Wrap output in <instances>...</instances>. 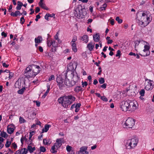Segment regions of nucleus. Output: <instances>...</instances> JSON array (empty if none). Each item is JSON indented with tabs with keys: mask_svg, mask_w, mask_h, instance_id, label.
<instances>
[{
	"mask_svg": "<svg viewBox=\"0 0 154 154\" xmlns=\"http://www.w3.org/2000/svg\"><path fill=\"white\" fill-rule=\"evenodd\" d=\"M75 99V98L72 95H69L60 97L58 99V102L64 108H67L69 107Z\"/></svg>",
	"mask_w": 154,
	"mask_h": 154,
	"instance_id": "f257e3e1",
	"label": "nucleus"
},
{
	"mask_svg": "<svg viewBox=\"0 0 154 154\" xmlns=\"http://www.w3.org/2000/svg\"><path fill=\"white\" fill-rule=\"evenodd\" d=\"M139 140L136 138H133L125 140L124 141L125 146L127 150H133L137 146Z\"/></svg>",
	"mask_w": 154,
	"mask_h": 154,
	"instance_id": "f03ea898",
	"label": "nucleus"
},
{
	"mask_svg": "<svg viewBox=\"0 0 154 154\" xmlns=\"http://www.w3.org/2000/svg\"><path fill=\"white\" fill-rule=\"evenodd\" d=\"M147 12L143 13L140 19L139 20V24L142 27L147 26L151 22L152 18L149 17Z\"/></svg>",
	"mask_w": 154,
	"mask_h": 154,
	"instance_id": "7ed1b4c3",
	"label": "nucleus"
},
{
	"mask_svg": "<svg viewBox=\"0 0 154 154\" xmlns=\"http://www.w3.org/2000/svg\"><path fill=\"white\" fill-rule=\"evenodd\" d=\"M74 14L75 16L78 18H83L84 16L86 14V12L85 11L84 8H82V6L81 5H79L76 8L74 11Z\"/></svg>",
	"mask_w": 154,
	"mask_h": 154,
	"instance_id": "20e7f679",
	"label": "nucleus"
},
{
	"mask_svg": "<svg viewBox=\"0 0 154 154\" xmlns=\"http://www.w3.org/2000/svg\"><path fill=\"white\" fill-rule=\"evenodd\" d=\"M150 46L149 44L146 42V44L143 45V47L140 49V54L142 56H146L150 54L149 51Z\"/></svg>",
	"mask_w": 154,
	"mask_h": 154,
	"instance_id": "39448f33",
	"label": "nucleus"
},
{
	"mask_svg": "<svg viewBox=\"0 0 154 154\" xmlns=\"http://www.w3.org/2000/svg\"><path fill=\"white\" fill-rule=\"evenodd\" d=\"M63 142V139L62 138L57 139L54 145L52 147L51 152L53 153L56 152L57 150L60 147Z\"/></svg>",
	"mask_w": 154,
	"mask_h": 154,
	"instance_id": "423d86ee",
	"label": "nucleus"
},
{
	"mask_svg": "<svg viewBox=\"0 0 154 154\" xmlns=\"http://www.w3.org/2000/svg\"><path fill=\"white\" fill-rule=\"evenodd\" d=\"M24 75L27 78L34 77L35 75L32 70L30 65H29L26 68L24 73Z\"/></svg>",
	"mask_w": 154,
	"mask_h": 154,
	"instance_id": "0eeeda50",
	"label": "nucleus"
},
{
	"mask_svg": "<svg viewBox=\"0 0 154 154\" xmlns=\"http://www.w3.org/2000/svg\"><path fill=\"white\" fill-rule=\"evenodd\" d=\"M135 121L132 118H128L123 125L125 128H131L134 125Z\"/></svg>",
	"mask_w": 154,
	"mask_h": 154,
	"instance_id": "6e6552de",
	"label": "nucleus"
},
{
	"mask_svg": "<svg viewBox=\"0 0 154 154\" xmlns=\"http://www.w3.org/2000/svg\"><path fill=\"white\" fill-rule=\"evenodd\" d=\"M128 105L129 111L130 112L134 111L137 109L138 106L137 102L135 100H129Z\"/></svg>",
	"mask_w": 154,
	"mask_h": 154,
	"instance_id": "1a4fd4ad",
	"label": "nucleus"
},
{
	"mask_svg": "<svg viewBox=\"0 0 154 154\" xmlns=\"http://www.w3.org/2000/svg\"><path fill=\"white\" fill-rule=\"evenodd\" d=\"M134 43L135 44V49L137 51L138 49H141L142 47H143V45L146 44V42L143 40H137Z\"/></svg>",
	"mask_w": 154,
	"mask_h": 154,
	"instance_id": "9d476101",
	"label": "nucleus"
},
{
	"mask_svg": "<svg viewBox=\"0 0 154 154\" xmlns=\"http://www.w3.org/2000/svg\"><path fill=\"white\" fill-rule=\"evenodd\" d=\"M153 83L152 81L148 79L146 80L145 83V89L147 91L152 90L153 88Z\"/></svg>",
	"mask_w": 154,
	"mask_h": 154,
	"instance_id": "9b49d317",
	"label": "nucleus"
},
{
	"mask_svg": "<svg viewBox=\"0 0 154 154\" xmlns=\"http://www.w3.org/2000/svg\"><path fill=\"white\" fill-rule=\"evenodd\" d=\"M129 100L123 101L120 103V107L121 109L124 111H129L128 106Z\"/></svg>",
	"mask_w": 154,
	"mask_h": 154,
	"instance_id": "f8f14e48",
	"label": "nucleus"
},
{
	"mask_svg": "<svg viewBox=\"0 0 154 154\" xmlns=\"http://www.w3.org/2000/svg\"><path fill=\"white\" fill-rule=\"evenodd\" d=\"M23 82L24 81L22 78H19L15 84L14 86L15 88H21L23 86Z\"/></svg>",
	"mask_w": 154,
	"mask_h": 154,
	"instance_id": "ddd939ff",
	"label": "nucleus"
},
{
	"mask_svg": "<svg viewBox=\"0 0 154 154\" xmlns=\"http://www.w3.org/2000/svg\"><path fill=\"white\" fill-rule=\"evenodd\" d=\"M32 68V70L34 73L35 76L38 73H39L40 70V67L38 66L32 65H30Z\"/></svg>",
	"mask_w": 154,
	"mask_h": 154,
	"instance_id": "4468645a",
	"label": "nucleus"
},
{
	"mask_svg": "<svg viewBox=\"0 0 154 154\" xmlns=\"http://www.w3.org/2000/svg\"><path fill=\"white\" fill-rule=\"evenodd\" d=\"M88 147L86 146L81 147L79 151L77 152V154H88V152L87 151Z\"/></svg>",
	"mask_w": 154,
	"mask_h": 154,
	"instance_id": "2eb2a0df",
	"label": "nucleus"
},
{
	"mask_svg": "<svg viewBox=\"0 0 154 154\" xmlns=\"http://www.w3.org/2000/svg\"><path fill=\"white\" fill-rule=\"evenodd\" d=\"M27 143L28 144L27 146V150H28L30 153L32 152L35 149V148L33 146H34L33 143L31 142V141L29 142V141H27Z\"/></svg>",
	"mask_w": 154,
	"mask_h": 154,
	"instance_id": "dca6fc26",
	"label": "nucleus"
},
{
	"mask_svg": "<svg viewBox=\"0 0 154 154\" xmlns=\"http://www.w3.org/2000/svg\"><path fill=\"white\" fill-rule=\"evenodd\" d=\"M64 84V85L69 87H71L74 85V82H72V80L70 81L69 79L67 78H65Z\"/></svg>",
	"mask_w": 154,
	"mask_h": 154,
	"instance_id": "f3484780",
	"label": "nucleus"
},
{
	"mask_svg": "<svg viewBox=\"0 0 154 154\" xmlns=\"http://www.w3.org/2000/svg\"><path fill=\"white\" fill-rule=\"evenodd\" d=\"M72 76V82H74V85L75 84L76 82L78 81L79 79V77L78 76L76 73H72L71 74V76Z\"/></svg>",
	"mask_w": 154,
	"mask_h": 154,
	"instance_id": "a211bd4d",
	"label": "nucleus"
},
{
	"mask_svg": "<svg viewBox=\"0 0 154 154\" xmlns=\"http://www.w3.org/2000/svg\"><path fill=\"white\" fill-rule=\"evenodd\" d=\"M56 81L60 86L62 87L64 86V82L63 81V79L61 76H59L57 77Z\"/></svg>",
	"mask_w": 154,
	"mask_h": 154,
	"instance_id": "6ab92c4d",
	"label": "nucleus"
},
{
	"mask_svg": "<svg viewBox=\"0 0 154 154\" xmlns=\"http://www.w3.org/2000/svg\"><path fill=\"white\" fill-rule=\"evenodd\" d=\"M94 43L92 42H90L88 44L87 48L90 51H92L94 47Z\"/></svg>",
	"mask_w": 154,
	"mask_h": 154,
	"instance_id": "aec40b11",
	"label": "nucleus"
},
{
	"mask_svg": "<svg viewBox=\"0 0 154 154\" xmlns=\"http://www.w3.org/2000/svg\"><path fill=\"white\" fill-rule=\"evenodd\" d=\"M38 4L39 6L42 8L46 9V10H48V9L46 7L44 2H42V0H40Z\"/></svg>",
	"mask_w": 154,
	"mask_h": 154,
	"instance_id": "412c9836",
	"label": "nucleus"
},
{
	"mask_svg": "<svg viewBox=\"0 0 154 154\" xmlns=\"http://www.w3.org/2000/svg\"><path fill=\"white\" fill-rule=\"evenodd\" d=\"M93 38L94 41L96 42H98L100 39V37L98 33H97L93 35Z\"/></svg>",
	"mask_w": 154,
	"mask_h": 154,
	"instance_id": "4be33fe9",
	"label": "nucleus"
},
{
	"mask_svg": "<svg viewBox=\"0 0 154 154\" xmlns=\"http://www.w3.org/2000/svg\"><path fill=\"white\" fill-rule=\"evenodd\" d=\"M81 40L85 43H87L88 41V37L86 35H84L81 37Z\"/></svg>",
	"mask_w": 154,
	"mask_h": 154,
	"instance_id": "5701e85b",
	"label": "nucleus"
},
{
	"mask_svg": "<svg viewBox=\"0 0 154 154\" xmlns=\"http://www.w3.org/2000/svg\"><path fill=\"white\" fill-rule=\"evenodd\" d=\"M42 38L41 36H38L35 38V43H40L42 42Z\"/></svg>",
	"mask_w": 154,
	"mask_h": 154,
	"instance_id": "b1692460",
	"label": "nucleus"
},
{
	"mask_svg": "<svg viewBox=\"0 0 154 154\" xmlns=\"http://www.w3.org/2000/svg\"><path fill=\"white\" fill-rule=\"evenodd\" d=\"M47 90L46 91V92L45 93V94L43 95L42 97V98H45V97L49 93L50 90V86L48 84L47 85Z\"/></svg>",
	"mask_w": 154,
	"mask_h": 154,
	"instance_id": "393cba45",
	"label": "nucleus"
},
{
	"mask_svg": "<svg viewBox=\"0 0 154 154\" xmlns=\"http://www.w3.org/2000/svg\"><path fill=\"white\" fill-rule=\"evenodd\" d=\"M11 15V16H12L13 17H17L18 15H20V11H15L14 13L13 12H12Z\"/></svg>",
	"mask_w": 154,
	"mask_h": 154,
	"instance_id": "a878e982",
	"label": "nucleus"
},
{
	"mask_svg": "<svg viewBox=\"0 0 154 154\" xmlns=\"http://www.w3.org/2000/svg\"><path fill=\"white\" fill-rule=\"evenodd\" d=\"M51 126V125H46L45 126L44 128L43 129L42 131L43 132H47L49 128Z\"/></svg>",
	"mask_w": 154,
	"mask_h": 154,
	"instance_id": "bb28decb",
	"label": "nucleus"
},
{
	"mask_svg": "<svg viewBox=\"0 0 154 154\" xmlns=\"http://www.w3.org/2000/svg\"><path fill=\"white\" fill-rule=\"evenodd\" d=\"M23 5L22 3L20 1L17 2V6L16 7V9L17 10H20L21 9L22 6Z\"/></svg>",
	"mask_w": 154,
	"mask_h": 154,
	"instance_id": "cd10ccee",
	"label": "nucleus"
},
{
	"mask_svg": "<svg viewBox=\"0 0 154 154\" xmlns=\"http://www.w3.org/2000/svg\"><path fill=\"white\" fill-rule=\"evenodd\" d=\"M43 143L44 144L46 145L49 144L51 143V140L50 139H44L43 140Z\"/></svg>",
	"mask_w": 154,
	"mask_h": 154,
	"instance_id": "c85d7f7f",
	"label": "nucleus"
},
{
	"mask_svg": "<svg viewBox=\"0 0 154 154\" xmlns=\"http://www.w3.org/2000/svg\"><path fill=\"white\" fill-rule=\"evenodd\" d=\"M76 45L75 43H72V49L74 52H76L77 51Z\"/></svg>",
	"mask_w": 154,
	"mask_h": 154,
	"instance_id": "c756f323",
	"label": "nucleus"
},
{
	"mask_svg": "<svg viewBox=\"0 0 154 154\" xmlns=\"http://www.w3.org/2000/svg\"><path fill=\"white\" fill-rule=\"evenodd\" d=\"M8 136L7 134L4 131L2 132L0 134V136L2 137L7 138L8 137Z\"/></svg>",
	"mask_w": 154,
	"mask_h": 154,
	"instance_id": "7c9ffc66",
	"label": "nucleus"
},
{
	"mask_svg": "<svg viewBox=\"0 0 154 154\" xmlns=\"http://www.w3.org/2000/svg\"><path fill=\"white\" fill-rule=\"evenodd\" d=\"M81 106L80 103H77L75 106V112H78L79 110V108Z\"/></svg>",
	"mask_w": 154,
	"mask_h": 154,
	"instance_id": "2f4dec72",
	"label": "nucleus"
},
{
	"mask_svg": "<svg viewBox=\"0 0 154 154\" xmlns=\"http://www.w3.org/2000/svg\"><path fill=\"white\" fill-rule=\"evenodd\" d=\"M4 139L2 137H0V149H2L4 146V144L3 142L4 141Z\"/></svg>",
	"mask_w": 154,
	"mask_h": 154,
	"instance_id": "473e14b6",
	"label": "nucleus"
},
{
	"mask_svg": "<svg viewBox=\"0 0 154 154\" xmlns=\"http://www.w3.org/2000/svg\"><path fill=\"white\" fill-rule=\"evenodd\" d=\"M20 152L21 154H26L27 152V149L25 148L22 149L20 150Z\"/></svg>",
	"mask_w": 154,
	"mask_h": 154,
	"instance_id": "72a5a7b5",
	"label": "nucleus"
},
{
	"mask_svg": "<svg viewBox=\"0 0 154 154\" xmlns=\"http://www.w3.org/2000/svg\"><path fill=\"white\" fill-rule=\"evenodd\" d=\"M82 88L80 86H78L74 89V91L77 93L79 92L82 90Z\"/></svg>",
	"mask_w": 154,
	"mask_h": 154,
	"instance_id": "f704fd0d",
	"label": "nucleus"
},
{
	"mask_svg": "<svg viewBox=\"0 0 154 154\" xmlns=\"http://www.w3.org/2000/svg\"><path fill=\"white\" fill-rule=\"evenodd\" d=\"M14 131V129L13 128L8 127L7 128L8 132L9 134H12Z\"/></svg>",
	"mask_w": 154,
	"mask_h": 154,
	"instance_id": "c9c22d12",
	"label": "nucleus"
},
{
	"mask_svg": "<svg viewBox=\"0 0 154 154\" xmlns=\"http://www.w3.org/2000/svg\"><path fill=\"white\" fill-rule=\"evenodd\" d=\"M11 142L8 139H7L6 143L5 144V146L6 147L8 148L9 147L11 144Z\"/></svg>",
	"mask_w": 154,
	"mask_h": 154,
	"instance_id": "e433bc0d",
	"label": "nucleus"
},
{
	"mask_svg": "<svg viewBox=\"0 0 154 154\" xmlns=\"http://www.w3.org/2000/svg\"><path fill=\"white\" fill-rule=\"evenodd\" d=\"M34 131H32V132L30 133L29 140L28 141H29V142H30V141H31V142H32V140L31 139V138L32 136L34 134Z\"/></svg>",
	"mask_w": 154,
	"mask_h": 154,
	"instance_id": "4c0bfd02",
	"label": "nucleus"
},
{
	"mask_svg": "<svg viewBox=\"0 0 154 154\" xmlns=\"http://www.w3.org/2000/svg\"><path fill=\"white\" fill-rule=\"evenodd\" d=\"M116 20L119 23H121L122 22V20L120 19L119 17H117L116 18Z\"/></svg>",
	"mask_w": 154,
	"mask_h": 154,
	"instance_id": "58836bf2",
	"label": "nucleus"
},
{
	"mask_svg": "<svg viewBox=\"0 0 154 154\" xmlns=\"http://www.w3.org/2000/svg\"><path fill=\"white\" fill-rule=\"evenodd\" d=\"M19 122L20 123H22L26 122V121L23 117L20 116L19 118Z\"/></svg>",
	"mask_w": 154,
	"mask_h": 154,
	"instance_id": "ea45409f",
	"label": "nucleus"
},
{
	"mask_svg": "<svg viewBox=\"0 0 154 154\" xmlns=\"http://www.w3.org/2000/svg\"><path fill=\"white\" fill-rule=\"evenodd\" d=\"M99 81L100 84H102L105 82L104 79L103 78H100L99 79Z\"/></svg>",
	"mask_w": 154,
	"mask_h": 154,
	"instance_id": "a19ab883",
	"label": "nucleus"
},
{
	"mask_svg": "<svg viewBox=\"0 0 154 154\" xmlns=\"http://www.w3.org/2000/svg\"><path fill=\"white\" fill-rule=\"evenodd\" d=\"M30 113V116H31L32 118H33L35 117L36 114L34 111H31Z\"/></svg>",
	"mask_w": 154,
	"mask_h": 154,
	"instance_id": "79ce46f5",
	"label": "nucleus"
},
{
	"mask_svg": "<svg viewBox=\"0 0 154 154\" xmlns=\"http://www.w3.org/2000/svg\"><path fill=\"white\" fill-rule=\"evenodd\" d=\"M145 92V91L143 89L140 90L139 92V93L141 96H143L144 95Z\"/></svg>",
	"mask_w": 154,
	"mask_h": 154,
	"instance_id": "37998d69",
	"label": "nucleus"
},
{
	"mask_svg": "<svg viewBox=\"0 0 154 154\" xmlns=\"http://www.w3.org/2000/svg\"><path fill=\"white\" fill-rule=\"evenodd\" d=\"M55 79V77L54 75H51L49 78L48 80L49 81H51L54 80Z\"/></svg>",
	"mask_w": 154,
	"mask_h": 154,
	"instance_id": "c03bdc74",
	"label": "nucleus"
},
{
	"mask_svg": "<svg viewBox=\"0 0 154 154\" xmlns=\"http://www.w3.org/2000/svg\"><path fill=\"white\" fill-rule=\"evenodd\" d=\"M25 89V88H22V89L18 91V93L19 94H22L24 92V90Z\"/></svg>",
	"mask_w": 154,
	"mask_h": 154,
	"instance_id": "a18cd8bd",
	"label": "nucleus"
},
{
	"mask_svg": "<svg viewBox=\"0 0 154 154\" xmlns=\"http://www.w3.org/2000/svg\"><path fill=\"white\" fill-rule=\"evenodd\" d=\"M66 149L68 152H70L72 149V147L71 146L68 145L66 146Z\"/></svg>",
	"mask_w": 154,
	"mask_h": 154,
	"instance_id": "49530a36",
	"label": "nucleus"
},
{
	"mask_svg": "<svg viewBox=\"0 0 154 154\" xmlns=\"http://www.w3.org/2000/svg\"><path fill=\"white\" fill-rule=\"evenodd\" d=\"M101 99L102 100L105 102H107L108 101L107 98L104 96L101 97Z\"/></svg>",
	"mask_w": 154,
	"mask_h": 154,
	"instance_id": "de8ad7c7",
	"label": "nucleus"
},
{
	"mask_svg": "<svg viewBox=\"0 0 154 154\" xmlns=\"http://www.w3.org/2000/svg\"><path fill=\"white\" fill-rule=\"evenodd\" d=\"M40 150L42 152H45L46 151V149L43 146H41L40 147Z\"/></svg>",
	"mask_w": 154,
	"mask_h": 154,
	"instance_id": "09e8293b",
	"label": "nucleus"
},
{
	"mask_svg": "<svg viewBox=\"0 0 154 154\" xmlns=\"http://www.w3.org/2000/svg\"><path fill=\"white\" fill-rule=\"evenodd\" d=\"M77 40V37L76 36H74L71 42L72 43H75V42Z\"/></svg>",
	"mask_w": 154,
	"mask_h": 154,
	"instance_id": "8fccbe9b",
	"label": "nucleus"
},
{
	"mask_svg": "<svg viewBox=\"0 0 154 154\" xmlns=\"http://www.w3.org/2000/svg\"><path fill=\"white\" fill-rule=\"evenodd\" d=\"M33 102L36 103V104L37 106L39 107L40 106V102L39 101L34 100Z\"/></svg>",
	"mask_w": 154,
	"mask_h": 154,
	"instance_id": "3c124183",
	"label": "nucleus"
},
{
	"mask_svg": "<svg viewBox=\"0 0 154 154\" xmlns=\"http://www.w3.org/2000/svg\"><path fill=\"white\" fill-rule=\"evenodd\" d=\"M107 5H106V4H104L103 5V6L102 7H101L100 9L101 10H103L105 9V8L106 7Z\"/></svg>",
	"mask_w": 154,
	"mask_h": 154,
	"instance_id": "603ef678",
	"label": "nucleus"
},
{
	"mask_svg": "<svg viewBox=\"0 0 154 154\" xmlns=\"http://www.w3.org/2000/svg\"><path fill=\"white\" fill-rule=\"evenodd\" d=\"M25 22V20L24 19V17H21L20 19V23L23 24V23L24 22Z\"/></svg>",
	"mask_w": 154,
	"mask_h": 154,
	"instance_id": "864d4df0",
	"label": "nucleus"
},
{
	"mask_svg": "<svg viewBox=\"0 0 154 154\" xmlns=\"http://www.w3.org/2000/svg\"><path fill=\"white\" fill-rule=\"evenodd\" d=\"M14 76V74L12 72H9V79H11Z\"/></svg>",
	"mask_w": 154,
	"mask_h": 154,
	"instance_id": "5fc2aeb1",
	"label": "nucleus"
},
{
	"mask_svg": "<svg viewBox=\"0 0 154 154\" xmlns=\"http://www.w3.org/2000/svg\"><path fill=\"white\" fill-rule=\"evenodd\" d=\"M121 51L120 50H118L117 51V54L116 55V57H120V56Z\"/></svg>",
	"mask_w": 154,
	"mask_h": 154,
	"instance_id": "6e6d98bb",
	"label": "nucleus"
},
{
	"mask_svg": "<svg viewBox=\"0 0 154 154\" xmlns=\"http://www.w3.org/2000/svg\"><path fill=\"white\" fill-rule=\"evenodd\" d=\"M12 147L15 149H16L17 147V146L16 144L14 143H12Z\"/></svg>",
	"mask_w": 154,
	"mask_h": 154,
	"instance_id": "4d7b16f0",
	"label": "nucleus"
},
{
	"mask_svg": "<svg viewBox=\"0 0 154 154\" xmlns=\"http://www.w3.org/2000/svg\"><path fill=\"white\" fill-rule=\"evenodd\" d=\"M27 139L26 138V137H22L21 139V142L22 144L23 143V142L25 140L26 141Z\"/></svg>",
	"mask_w": 154,
	"mask_h": 154,
	"instance_id": "13d9d810",
	"label": "nucleus"
},
{
	"mask_svg": "<svg viewBox=\"0 0 154 154\" xmlns=\"http://www.w3.org/2000/svg\"><path fill=\"white\" fill-rule=\"evenodd\" d=\"M88 85L87 82H82V85L83 87H84V86H87Z\"/></svg>",
	"mask_w": 154,
	"mask_h": 154,
	"instance_id": "bf43d9fd",
	"label": "nucleus"
},
{
	"mask_svg": "<svg viewBox=\"0 0 154 154\" xmlns=\"http://www.w3.org/2000/svg\"><path fill=\"white\" fill-rule=\"evenodd\" d=\"M106 84H104L102 85L101 86V87L103 88H106Z\"/></svg>",
	"mask_w": 154,
	"mask_h": 154,
	"instance_id": "052dcab7",
	"label": "nucleus"
},
{
	"mask_svg": "<svg viewBox=\"0 0 154 154\" xmlns=\"http://www.w3.org/2000/svg\"><path fill=\"white\" fill-rule=\"evenodd\" d=\"M48 14V17H53L55 15V14Z\"/></svg>",
	"mask_w": 154,
	"mask_h": 154,
	"instance_id": "680f3d73",
	"label": "nucleus"
},
{
	"mask_svg": "<svg viewBox=\"0 0 154 154\" xmlns=\"http://www.w3.org/2000/svg\"><path fill=\"white\" fill-rule=\"evenodd\" d=\"M40 11V8L38 7H37L36 8L35 12L36 13H38Z\"/></svg>",
	"mask_w": 154,
	"mask_h": 154,
	"instance_id": "e2e57ef3",
	"label": "nucleus"
},
{
	"mask_svg": "<svg viewBox=\"0 0 154 154\" xmlns=\"http://www.w3.org/2000/svg\"><path fill=\"white\" fill-rule=\"evenodd\" d=\"M1 34L2 36H3L5 37H6L7 36V35L6 33H5L4 32H2V33Z\"/></svg>",
	"mask_w": 154,
	"mask_h": 154,
	"instance_id": "0e129e2a",
	"label": "nucleus"
},
{
	"mask_svg": "<svg viewBox=\"0 0 154 154\" xmlns=\"http://www.w3.org/2000/svg\"><path fill=\"white\" fill-rule=\"evenodd\" d=\"M40 18V16L39 15H37L36 16V18L35 19V20L37 21L38 20V19Z\"/></svg>",
	"mask_w": 154,
	"mask_h": 154,
	"instance_id": "69168bd1",
	"label": "nucleus"
},
{
	"mask_svg": "<svg viewBox=\"0 0 154 154\" xmlns=\"http://www.w3.org/2000/svg\"><path fill=\"white\" fill-rule=\"evenodd\" d=\"M2 65L4 67H5L6 68L8 67L9 66L8 64H6L5 63H3Z\"/></svg>",
	"mask_w": 154,
	"mask_h": 154,
	"instance_id": "338daca9",
	"label": "nucleus"
},
{
	"mask_svg": "<svg viewBox=\"0 0 154 154\" xmlns=\"http://www.w3.org/2000/svg\"><path fill=\"white\" fill-rule=\"evenodd\" d=\"M52 45L53 47H55L56 45H55V41H51Z\"/></svg>",
	"mask_w": 154,
	"mask_h": 154,
	"instance_id": "774afa93",
	"label": "nucleus"
}]
</instances>
